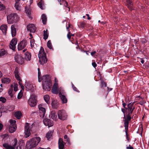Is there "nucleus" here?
Returning a JSON list of instances; mask_svg holds the SVG:
<instances>
[{"label": "nucleus", "mask_w": 149, "mask_h": 149, "mask_svg": "<svg viewBox=\"0 0 149 149\" xmlns=\"http://www.w3.org/2000/svg\"><path fill=\"white\" fill-rule=\"evenodd\" d=\"M31 45V47H34L36 44L35 43V40L33 39H32L30 41Z\"/></svg>", "instance_id": "58836bf2"}, {"label": "nucleus", "mask_w": 149, "mask_h": 149, "mask_svg": "<svg viewBox=\"0 0 149 149\" xmlns=\"http://www.w3.org/2000/svg\"><path fill=\"white\" fill-rule=\"evenodd\" d=\"M41 19L43 24H45L46 23L47 18L45 14H43L42 15Z\"/></svg>", "instance_id": "2f4dec72"}, {"label": "nucleus", "mask_w": 149, "mask_h": 149, "mask_svg": "<svg viewBox=\"0 0 149 149\" xmlns=\"http://www.w3.org/2000/svg\"><path fill=\"white\" fill-rule=\"evenodd\" d=\"M25 9L26 13L28 15H29L31 14L30 10L29 9H28L27 7H25Z\"/></svg>", "instance_id": "a18cd8bd"}, {"label": "nucleus", "mask_w": 149, "mask_h": 149, "mask_svg": "<svg viewBox=\"0 0 149 149\" xmlns=\"http://www.w3.org/2000/svg\"><path fill=\"white\" fill-rule=\"evenodd\" d=\"M72 88L74 91H76L77 92L78 91V90H77V88L75 87V86L73 84H72Z\"/></svg>", "instance_id": "6e6d98bb"}, {"label": "nucleus", "mask_w": 149, "mask_h": 149, "mask_svg": "<svg viewBox=\"0 0 149 149\" xmlns=\"http://www.w3.org/2000/svg\"><path fill=\"white\" fill-rule=\"evenodd\" d=\"M22 95H23L22 93V92H21V91H20L18 95H17L18 99H20L22 97Z\"/></svg>", "instance_id": "49530a36"}, {"label": "nucleus", "mask_w": 149, "mask_h": 149, "mask_svg": "<svg viewBox=\"0 0 149 149\" xmlns=\"http://www.w3.org/2000/svg\"><path fill=\"white\" fill-rule=\"evenodd\" d=\"M92 65L94 68H95L97 66V64L95 62L93 63H92Z\"/></svg>", "instance_id": "bf43d9fd"}, {"label": "nucleus", "mask_w": 149, "mask_h": 149, "mask_svg": "<svg viewBox=\"0 0 149 149\" xmlns=\"http://www.w3.org/2000/svg\"><path fill=\"white\" fill-rule=\"evenodd\" d=\"M43 89L45 91H49L52 86L50 77L48 75H45L42 79Z\"/></svg>", "instance_id": "f03ea898"}, {"label": "nucleus", "mask_w": 149, "mask_h": 149, "mask_svg": "<svg viewBox=\"0 0 149 149\" xmlns=\"http://www.w3.org/2000/svg\"><path fill=\"white\" fill-rule=\"evenodd\" d=\"M11 34L12 37L15 36L16 34V30L14 26L13 25L11 26Z\"/></svg>", "instance_id": "cd10ccee"}, {"label": "nucleus", "mask_w": 149, "mask_h": 149, "mask_svg": "<svg viewBox=\"0 0 149 149\" xmlns=\"http://www.w3.org/2000/svg\"><path fill=\"white\" fill-rule=\"evenodd\" d=\"M44 37H48V33L47 32V31H44Z\"/></svg>", "instance_id": "de8ad7c7"}, {"label": "nucleus", "mask_w": 149, "mask_h": 149, "mask_svg": "<svg viewBox=\"0 0 149 149\" xmlns=\"http://www.w3.org/2000/svg\"><path fill=\"white\" fill-rule=\"evenodd\" d=\"M47 46L49 49H52V45L50 40L48 41L47 42Z\"/></svg>", "instance_id": "ea45409f"}, {"label": "nucleus", "mask_w": 149, "mask_h": 149, "mask_svg": "<svg viewBox=\"0 0 149 149\" xmlns=\"http://www.w3.org/2000/svg\"><path fill=\"white\" fill-rule=\"evenodd\" d=\"M58 84L57 83H55L53 86L52 89V93L54 94H58Z\"/></svg>", "instance_id": "aec40b11"}, {"label": "nucleus", "mask_w": 149, "mask_h": 149, "mask_svg": "<svg viewBox=\"0 0 149 149\" xmlns=\"http://www.w3.org/2000/svg\"><path fill=\"white\" fill-rule=\"evenodd\" d=\"M15 117L17 119H20L22 113L20 112L17 111L15 113Z\"/></svg>", "instance_id": "72a5a7b5"}, {"label": "nucleus", "mask_w": 149, "mask_h": 149, "mask_svg": "<svg viewBox=\"0 0 149 149\" xmlns=\"http://www.w3.org/2000/svg\"><path fill=\"white\" fill-rule=\"evenodd\" d=\"M96 53V52L95 51H94L92 52L91 53V55L92 56H93V55L94 54H95Z\"/></svg>", "instance_id": "052dcab7"}, {"label": "nucleus", "mask_w": 149, "mask_h": 149, "mask_svg": "<svg viewBox=\"0 0 149 149\" xmlns=\"http://www.w3.org/2000/svg\"><path fill=\"white\" fill-rule=\"evenodd\" d=\"M7 21L8 24H12L15 23L19 20V17L15 13H13L8 15L7 16Z\"/></svg>", "instance_id": "20e7f679"}, {"label": "nucleus", "mask_w": 149, "mask_h": 149, "mask_svg": "<svg viewBox=\"0 0 149 149\" xmlns=\"http://www.w3.org/2000/svg\"><path fill=\"white\" fill-rule=\"evenodd\" d=\"M64 138L65 139V141L68 143L67 144L68 145H70L71 144L69 138L68 137V136L66 135H65L64 136Z\"/></svg>", "instance_id": "f704fd0d"}, {"label": "nucleus", "mask_w": 149, "mask_h": 149, "mask_svg": "<svg viewBox=\"0 0 149 149\" xmlns=\"http://www.w3.org/2000/svg\"><path fill=\"white\" fill-rule=\"evenodd\" d=\"M36 96L33 94L31 95L28 101V104L31 107H34L37 104Z\"/></svg>", "instance_id": "423d86ee"}, {"label": "nucleus", "mask_w": 149, "mask_h": 149, "mask_svg": "<svg viewBox=\"0 0 149 149\" xmlns=\"http://www.w3.org/2000/svg\"><path fill=\"white\" fill-rule=\"evenodd\" d=\"M41 140L39 137H34L27 141L26 147L27 149H34Z\"/></svg>", "instance_id": "f257e3e1"}, {"label": "nucleus", "mask_w": 149, "mask_h": 149, "mask_svg": "<svg viewBox=\"0 0 149 149\" xmlns=\"http://www.w3.org/2000/svg\"><path fill=\"white\" fill-rule=\"evenodd\" d=\"M38 55L40 64L43 65L46 63L47 59L46 54L44 52L43 48L42 47L40 48Z\"/></svg>", "instance_id": "7ed1b4c3"}, {"label": "nucleus", "mask_w": 149, "mask_h": 149, "mask_svg": "<svg viewBox=\"0 0 149 149\" xmlns=\"http://www.w3.org/2000/svg\"><path fill=\"white\" fill-rule=\"evenodd\" d=\"M59 118L62 120H66L68 117V115L66 111L64 110H59L58 112Z\"/></svg>", "instance_id": "6e6552de"}, {"label": "nucleus", "mask_w": 149, "mask_h": 149, "mask_svg": "<svg viewBox=\"0 0 149 149\" xmlns=\"http://www.w3.org/2000/svg\"><path fill=\"white\" fill-rule=\"evenodd\" d=\"M27 29L28 31L31 33H34L36 30V27L33 24H29L27 26Z\"/></svg>", "instance_id": "4468645a"}, {"label": "nucleus", "mask_w": 149, "mask_h": 149, "mask_svg": "<svg viewBox=\"0 0 149 149\" xmlns=\"http://www.w3.org/2000/svg\"><path fill=\"white\" fill-rule=\"evenodd\" d=\"M127 149H133V148L130 145H129L128 146L126 147Z\"/></svg>", "instance_id": "13d9d810"}, {"label": "nucleus", "mask_w": 149, "mask_h": 149, "mask_svg": "<svg viewBox=\"0 0 149 149\" xmlns=\"http://www.w3.org/2000/svg\"><path fill=\"white\" fill-rule=\"evenodd\" d=\"M122 105H123V107L124 108L126 109V108H125V106H126V104L125 103H123Z\"/></svg>", "instance_id": "69168bd1"}, {"label": "nucleus", "mask_w": 149, "mask_h": 149, "mask_svg": "<svg viewBox=\"0 0 149 149\" xmlns=\"http://www.w3.org/2000/svg\"><path fill=\"white\" fill-rule=\"evenodd\" d=\"M124 120V125L125 129L126 130V132L128 130V126L129 122L131 120V115L129 114H127L126 116V117L125 114L124 115V117L123 118Z\"/></svg>", "instance_id": "1a4fd4ad"}, {"label": "nucleus", "mask_w": 149, "mask_h": 149, "mask_svg": "<svg viewBox=\"0 0 149 149\" xmlns=\"http://www.w3.org/2000/svg\"><path fill=\"white\" fill-rule=\"evenodd\" d=\"M44 125L45 126H48L49 127L53 125V123L50 120L47 119H45L43 120Z\"/></svg>", "instance_id": "dca6fc26"}, {"label": "nucleus", "mask_w": 149, "mask_h": 149, "mask_svg": "<svg viewBox=\"0 0 149 149\" xmlns=\"http://www.w3.org/2000/svg\"><path fill=\"white\" fill-rule=\"evenodd\" d=\"M3 146L6 149H8L9 147L10 146H9L8 144L7 143H4L3 144Z\"/></svg>", "instance_id": "09e8293b"}, {"label": "nucleus", "mask_w": 149, "mask_h": 149, "mask_svg": "<svg viewBox=\"0 0 149 149\" xmlns=\"http://www.w3.org/2000/svg\"><path fill=\"white\" fill-rule=\"evenodd\" d=\"M14 109V108L13 107V106H12V108L11 109H10L9 108H8V110L9 111H11L13 110Z\"/></svg>", "instance_id": "0e129e2a"}, {"label": "nucleus", "mask_w": 149, "mask_h": 149, "mask_svg": "<svg viewBox=\"0 0 149 149\" xmlns=\"http://www.w3.org/2000/svg\"><path fill=\"white\" fill-rule=\"evenodd\" d=\"M38 5L40 8L42 9H44L43 8V6H44V3L43 1L42 0H41L38 3Z\"/></svg>", "instance_id": "e433bc0d"}, {"label": "nucleus", "mask_w": 149, "mask_h": 149, "mask_svg": "<svg viewBox=\"0 0 149 149\" xmlns=\"http://www.w3.org/2000/svg\"><path fill=\"white\" fill-rule=\"evenodd\" d=\"M101 83L102 84L101 87L103 88V87H106V86L107 84L105 82H104L103 81H102L101 82Z\"/></svg>", "instance_id": "3c124183"}, {"label": "nucleus", "mask_w": 149, "mask_h": 149, "mask_svg": "<svg viewBox=\"0 0 149 149\" xmlns=\"http://www.w3.org/2000/svg\"><path fill=\"white\" fill-rule=\"evenodd\" d=\"M121 110H122V112L124 113V115L125 114L124 113H125V110L124 109H122Z\"/></svg>", "instance_id": "338daca9"}, {"label": "nucleus", "mask_w": 149, "mask_h": 149, "mask_svg": "<svg viewBox=\"0 0 149 149\" xmlns=\"http://www.w3.org/2000/svg\"><path fill=\"white\" fill-rule=\"evenodd\" d=\"M59 95L62 103H67L68 100L65 96L61 92H59Z\"/></svg>", "instance_id": "f3484780"}, {"label": "nucleus", "mask_w": 149, "mask_h": 149, "mask_svg": "<svg viewBox=\"0 0 149 149\" xmlns=\"http://www.w3.org/2000/svg\"><path fill=\"white\" fill-rule=\"evenodd\" d=\"M17 39L16 38H14L11 41L10 44V48L14 50L16 47V45L17 43Z\"/></svg>", "instance_id": "f8f14e48"}, {"label": "nucleus", "mask_w": 149, "mask_h": 149, "mask_svg": "<svg viewBox=\"0 0 149 149\" xmlns=\"http://www.w3.org/2000/svg\"><path fill=\"white\" fill-rule=\"evenodd\" d=\"M70 24L69 23H68L67 24H66V28L67 31H68V33L67 34V37H71L72 36H75L74 34H71L70 33V29H69L70 28Z\"/></svg>", "instance_id": "a211bd4d"}, {"label": "nucleus", "mask_w": 149, "mask_h": 149, "mask_svg": "<svg viewBox=\"0 0 149 149\" xmlns=\"http://www.w3.org/2000/svg\"><path fill=\"white\" fill-rule=\"evenodd\" d=\"M14 141L15 143L14 144V146H15L17 143V140L16 139H14Z\"/></svg>", "instance_id": "680f3d73"}, {"label": "nucleus", "mask_w": 149, "mask_h": 149, "mask_svg": "<svg viewBox=\"0 0 149 149\" xmlns=\"http://www.w3.org/2000/svg\"><path fill=\"white\" fill-rule=\"evenodd\" d=\"M24 145L22 142H20L19 145L17 147L16 149H24Z\"/></svg>", "instance_id": "4c0bfd02"}, {"label": "nucleus", "mask_w": 149, "mask_h": 149, "mask_svg": "<svg viewBox=\"0 0 149 149\" xmlns=\"http://www.w3.org/2000/svg\"><path fill=\"white\" fill-rule=\"evenodd\" d=\"M24 58L27 61H30L31 58V54L30 53L26 52L24 54Z\"/></svg>", "instance_id": "b1692460"}, {"label": "nucleus", "mask_w": 149, "mask_h": 149, "mask_svg": "<svg viewBox=\"0 0 149 149\" xmlns=\"http://www.w3.org/2000/svg\"><path fill=\"white\" fill-rule=\"evenodd\" d=\"M6 53L7 52L4 49H0V57L4 56Z\"/></svg>", "instance_id": "c9c22d12"}, {"label": "nucleus", "mask_w": 149, "mask_h": 149, "mask_svg": "<svg viewBox=\"0 0 149 149\" xmlns=\"http://www.w3.org/2000/svg\"><path fill=\"white\" fill-rule=\"evenodd\" d=\"M25 86L26 89L31 92H33L35 89L33 85L30 83L26 82Z\"/></svg>", "instance_id": "2eb2a0df"}, {"label": "nucleus", "mask_w": 149, "mask_h": 149, "mask_svg": "<svg viewBox=\"0 0 149 149\" xmlns=\"http://www.w3.org/2000/svg\"><path fill=\"white\" fill-rule=\"evenodd\" d=\"M39 112L41 117H43L46 112V110L44 107V106L42 104H40L38 106Z\"/></svg>", "instance_id": "9b49d317"}, {"label": "nucleus", "mask_w": 149, "mask_h": 149, "mask_svg": "<svg viewBox=\"0 0 149 149\" xmlns=\"http://www.w3.org/2000/svg\"><path fill=\"white\" fill-rule=\"evenodd\" d=\"M6 109L4 107L3 104H0V113H1L2 112H6Z\"/></svg>", "instance_id": "7c9ffc66"}, {"label": "nucleus", "mask_w": 149, "mask_h": 149, "mask_svg": "<svg viewBox=\"0 0 149 149\" xmlns=\"http://www.w3.org/2000/svg\"><path fill=\"white\" fill-rule=\"evenodd\" d=\"M6 101V99L4 97H0V101L1 102L3 103H5Z\"/></svg>", "instance_id": "c03bdc74"}, {"label": "nucleus", "mask_w": 149, "mask_h": 149, "mask_svg": "<svg viewBox=\"0 0 149 149\" xmlns=\"http://www.w3.org/2000/svg\"><path fill=\"white\" fill-rule=\"evenodd\" d=\"M33 124H31L26 123L24 127V136L25 138L29 137L31 134V131L33 127Z\"/></svg>", "instance_id": "39448f33"}, {"label": "nucleus", "mask_w": 149, "mask_h": 149, "mask_svg": "<svg viewBox=\"0 0 149 149\" xmlns=\"http://www.w3.org/2000/svg\"><path fill=\"white\" fill-rule=\"evenodd\" d=\"M127 4L128 7L130 10L133 9V5L131 0H127Z\"/></svg>", "instance_id": "bb28decb"}, {"label": "nucleus", "mask_w": 149, "mask_h": 149, "mask_svg": "<svg viewBox=\"0 0 149 149\" xmlns=\"http://www.w3.org/2000/svg\"><path fill=\"white\" fill-rule=\"evenodd\" d=\"M14 72L15 75L18 74V68H15Z\"/></svg>", "instance_id": "5fc2aeb1"}, {"label": "nucleus", "mask_w": 149, "mask_h": 149, "mask_svg": "<svg viewBox=\"0 0 149 149\" xmlns=\"http://www.w3.org/2000/svg\"><path fill=\"white\" fill-rule=\"evenodd\" d=\"M44 98L45 101L47 104H49V97L48 95H45L44 97Z\"/></svg>", "instance_id": "473e14b6"}, {"label": "nucleus", "mask_w": 149, "mask_h": 149, "mask_svg": "<svg viewBox=\"0 0 149 149\" xmlns=\"http://www.w3.org/2000/svg\"><path fill=\"white\" fill-rule=\"evenodd\" d=\"M15 77L16 79L18 80L19 81L18 83L19 85H20L21 88L22 89L24 90V86H23L22 84V80L20 79V78L19 75L18 74H16L15 75Z\"/></svg>", "instance_id": "5701e85b"}, {"label": "nucleus", "mask_w": 149, "mask_h": 149, "mask_svg": "<svg viewBox=\"0 0 149 149\" xmlns=\"http://www.w3.org/2000/svg\"><path fill=\"white\" fill-rule=\"evenodd\" d=\"M1 81L3 83L8 84L10 82V79L8 78L4 77L2 79Z\"/></svg>", "instance_id": "c756f323"}, {"label": "nucleus", "mask_w": 149, "mask_h": 149, "mask_svg": "<svg viewBox=\"0 0 149 149\" xmlns=\"http://www.w3.org/2000/svg\"><path fill=\"white\" fill-rule=\"evenodd\" d=\"M56 103V102L55 101H53L52 103V106L54 108H56L57 107V105L55 104Z\"/></svg>", "instance_id": "8fccbe9b"}, {"label": "nucleus", "mask_w": 149, "mask_h": 149, "mask_svg": "<svg viewBox=\"0 0 149 149\" xmlns=\"http://www.w3.org/2000/svg\"><path fill=\"white\" fill-rule=\"evenodd\" d=\"M27 45L26 41L23 40L18 45V49L20 50L24 48Z\"/></svg>", "instance_id": "ddd939ff"}, {"label": "nucleus", "mask_w": 149, "mask_h": 149, "mask_svg": "<svg viewBox=\"0 0 149 149\" xmlns=\"http://www.w3.org/2000/svg\"><path fill=\"white\" fill-rule=\"evenodd\" d=\"M52 131H49L46 134V137L48 140H50L52 139Z\"/></svg>", "instance_id": "c85d7f7f"}, {"label": "nucleus", "mask_w": 149, "mask_h": 149, "mask_svg": "<svg viewBox=\"0 0 149 149\" xmlns=\"http://www.w3.org/2000/svg\"><path fill=\"white\" fill-rule=\"evenodd\" d=\"M0 30L2 31L4 35H6L7 30V26L6 24H3L0 27Z\"/></svg>", "instance_id": "6ab92c4d"}, {"label": "nucleus", "mask_w": 149, "mask_h": 149, "mask_svg": "<svg viewBox=\"0 0 149 149\" xmlns=\"http://www.w3.org/2000/svg\"><path fill=\"white\" fill-rule=\"evenodd\" d=\"M14 90L15 91H16L18 90V85L17 84H15L14 86Z\"/></svg>", "instance_id": "603ef678"}, {"label": "nucleus", "mask_w": 149, "mask_h": 149, "mask_svg": "<svg viewBox=\"0 0 149 149\" xmlns=\"http://www.w3.org/2000/svg\"><path fill=\"white\" fill-rule=\"evenodd\" d=\"M5 7L3 4H0V10L5 9Z\"/></svg>", "instance_id": "864d4df0"}, {"label": "nucleus", "mask_w": 149, "mask_h": 149, "mask_svg": "<svg viewBox=\"0 0 149 149\" xmlns=\"http://www.w3.org/2000/svg\"><path fill=\"white\" fill-rule=\"evenodd\" d=\"M8 149H15V148L14 147H13V146H10V147H9V148H8Z\"/></svg>", "instance_id": "774afa93"}, {"label": "nucleus", "mask_w": 149, "mask_h": 149, "mask_svg": "<svg viewBox=\"0 0 149 149\" xmlns=\"http://www.w3.org/2000/svg\"><path fill=\"white\" fill-rule=\"evenodd\" d=\"M81 27L84 28L85 27H88V25L86 23L84 22H82L80 24Z\"/></svg>", "instance_id": "a19ab883"}, {"label": "nucleus", "mask_w": 149, "mask_h": 149, "mask_svg": "<svg viewBox=\"0 0 149 149\" xmlns=\"http://www.w3.org/2000/svg\"><path fill=\"white\" fill-rule=\"evenodd\" d=\"M38 81L40 82L41 81V76L40 72H38Z\"/></svg>", "instance_id": "37998d69"}, {"label": "nucleus", "mask_w": 149, "mask_h": 149, "mask_svg": "<svg viewBox=\"0 0 149 149\" xmlns=\"http://www.w3.org/2000/svg\"><path fill=\"white\" fill-rule=\"evenodd\" d=\"M13 85H11V87H12L11 88H10L9 89V90L8 92V94H9V95H10V96H12V91H13Z\"/></svg>", "instance_id": "79ce46f5"}, {"label": "nucleus", "mask_w": 149, "mask_h": 149, "mask_svg": "<svg viewBox=\"0 0 149 149\" xmlns=\"http://www.w3.org/2000/svg\"><path fill=\"white\" fill-rule=\"evenodd\" d=\"M50 116L54 120H56L57 119V116L56 113L54 111H52L51 112Z\"/></svg>", "instance_id": "393cba45"}, {"label": "nucleus", "mask_w": 149, "mask_h": 149, "mask_svg": "<svg viewBox=\"0 0 149 149\" xmlns=\"http://www.w3.org/2000/svg\"><path fill=\"white\" fill-rule=\"evenodd\" d=\"M15 120H10V125L9 127V131L11 133L14 132L17 129Z\"/></svg>", "instance_id": "0eeeda50"}, {"label": "nucleus", "mask_w": 149, "mask_h": 149, "mask_svg": "<svg viewBox=\"0 0 149 149\" xmlns=\"http://www.w3.org/2000/svg\"><path fill=\"white\" fill-rule=\"evenodd\" d=\"M128 131V130H127L126 132V130H125L126 138L127 139V140H128V141L129 142V141H130L129 139L128 138V133H127Z\"/></svg>", "instance_id": "4d7b16f0"}, {"label": "nucleus", "mask_w": 149, "mask_h": 149, "mask_svg": "<svg viewBox=\"0 0 149 149\" xmlns=\"http://www.w3.org/2000/svg\"><path fill=\"white\" fill-rule=\"evenodd\" d=\"M19 1V0H15L16 3L15 4V7L17 10L20 11L21 10L22 8L21 6L19 5V3H18Z\"/></svg>", "instance_id": "a878e982"}, {"label": "nucleus", "mask_w": 149, "mask_h": 149, "mask_svg": "<svg viewBox=\"0 0 149 149\" xmlns=\"http://www.w3.org/2000/svg\"><path fill=\"white\" fill-rule=\"evenodd\" d=\"M15 61L19 64H22L24 63V58L20 54H17L15 56Z\"/></svg>", "instance_id": "9d476101"}, {"label": "nucleus", "mask_w": 149, "mask_h": 149, "mask_svg": "<svg viewBox=\"0 0 149 149\" xmlns=\"http://www.w3.org/2000/svg\"><path fill=\"white\" fill-rule=\"evenodd\" d=\"M3 127V125L2 123H0V131L2 129Z\"/></svg>", "instance_id": "e2e57ef3"}, {"label": "nucleus", "mask_w": 149, "mask_h": 149, "mask_svg": "<svg viewBox=\"0 0 149 149\" xmlns=\"http://www.w3.org/2000/svg\"><path fill=\"white\" fill-rule=\"evenodd\" d=\"M58 147L59 149H63L65 143H64L61 138H60L58 140Z\"/></svg>", "instance_id": "4be33fe9"}, {"label": "nucleus", "mask_w": 149, "mask_h": 149, "mask_svg": "<svg viewBox=\"0 0 149 149\" xmlns=\"http://www.w3.org/2000/svg\"><path fill=\"white\" fill-rule=\"evenodd\" d=\"M128 110V114H131L134 109V107H133V104L131 103L127 105Z\"/></svg>", "instance_id": "412c9836"}]
</instances>
